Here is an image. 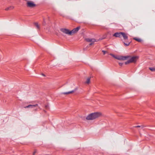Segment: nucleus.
<instances>
[{"instance_id": "f3484780", "label": "nucleus", "mask_w": 155, "mask_h": 155, "mask_svg": "<svg viewBox=\"0 0 155 155\" xmlns=\"http://www.w3.org/2000/svg\"><path fill=\"white\" fill-rule=\"evenodd\" d=\"M149 69L152 71H155V68H149Z\"/></svg>"}, {"instance_id": "9d476101", "label": "nucleus", "mask_w": 155, "mask_h": 155, "mask_svg": "<svg viewBox=\"0 0 155 155\" xmlns=\"http://www.w3.org/2000/svg\"><path fill=\"white\" fill-rule=\"evenodd\" d=\"M122 32H116L114 33L113 36L116 37L120 38L121 36Z\"/></svg>"}, {"instance_id": "ddd939ff", "label": "nucleus", "mask_w": 155, "mask_h": 155, "mask_svg": "<svg viewBox=\"0 0 155 155\" xmlns=\"http://www.w3.org/2000/svg\"><path fill=\"white\" fill-rule=\"evenodd\" d=\"M90 78H88L86 80V81L85 82V83L87 84H89L90 82Z\"/></svg>"}, {"instance_id": "1a4fd4ad", "label": "nucleus", "mask_w": 155, "mask_h": 155, "mask_svg": "<svg viewBox=\"0 0 155 155\" xmlns=\"http://www.w3.org/2000/svg\"><path fill=\"white\" fill-rule=\"evenodd\" d=\"M27 4V6L29 7H33L36 5L33 2L30 1H28Z\"/></svg>"}, {"instance_id": "7ed1b4c3", "label": "nucleus", "mask_w": 155, "mask_h": 155, "mask_svg": "<svg viewBox=\"0 0 155 155\" xmlns=\"http://www.w3.org/2000/svg\"><path fill=\"white\" fill-rule=\"evenodd\" d=\"M110 55L115 58L120 60H125L129 57L128 56H115L114 54H110Z\"/></svg>"}, {"instance_id": "4468645a", "label": "nucleus", "mask_w": 155, "mask_h": 155, "mask_svg": "<svg viewBox=\"0 0 155 155\" xmlns=\"http://www.w3.org/2000/svg\"><path fill=\"white\" fill-rule=\"evenodd\" d=\"M133 39L139 42H140L142 41L141 39L139 38H134Z\"/></svg>"}, {"instance_id": "f8f14e48", "label": "nucleus", "mask_w": 155, "mask_h": 155, "mask_svg": "<svg viewBox=\"0 0 155 155\" xmlns=\"http://www.w3.org/2000/svg\"><path fill=\"white\" fill-rule=\"evenodd\" d=\"M76 90V89H75L74 90L72 91H69L67 92H63L61 93L62 94H70L72 93H73Z\"/></svg>"}, {"instance_id": "0eeeda50", "label": "nucleus", "mask_w": 155, "mask_h": 155, "mask_svg": "<svg viewBox=\"0 0 155 155\" xmlns=\"http://www.w3.org/2000/svg\"><path fill=\"white\" fill-rule=\"evenodd\" d=\"M80 28V27L78 26L76 28H74L72 30L70 31L71 35H72L75 33H77Z\"/></svg>"}, {"instance_id": "f257e3e1", "label": "nucleus", "mask_w": 155, "mask_h": 155, "mask_svg": "<svg viewBox=\"0 0 155 155\" xmlns=\"http://www.w3.org/2000/svg\"><path fill=\"white\" fill-rule=\"evenodd\" d=\"M101 115V113L100 112H95L89 114L86 119L88 120H93L100 117Z\"/></svg>"}, {"instance_id": "6e6552de", "label": "nucleus", "mask_w": 155, "mask_h": 155, "mask_svg": "<svg viewBox=\"0 0 155 155\" xmlns=\"http://www.w3.org/2000/svg\"><path fill=\"white\" fill-rule=\"evenodd\" d=\"M138 58V56H133L129 60L130 63H135L137 60Z\"/></svg>"}, {"instance_id": "f03ea898", "label": "nucleus", "mask_w": 155, "mask_h": 155, "mask_svg": "<svg viewBox=\"0 0 155 155\" xmlns=\"http://www.w3.org/2000/svg\"><path fill=\"white\" fill-rule=\"evenodd\" d=\"M110 55L115 58L120 60H125L129 57L128 56H115L114 54H110Z\"/></svg>"}, {"instance_id": "dca6fc26", "label": "nucleus", "mask_w": 155, "mask_h": 155, "mask_svg": "<svg viewBox=\"0 0 155 155\" xmlns=\"http://www.w3.org/2000/svg\"><path fill=\"white\" fill-rule=\"evenodd\" d=\"M123 43L124 44V45L126 46H129L130 44V42H127L126 43H125L124 42H123Z\"/></svg>"}, {"instance_id": "2eb2a0df", "label": "nucleus", "mask_w": 155, "mask_h": 155, "mask_svg": "<svg viewBox=\"0 0 155 155\" xmlns=\"http://www.w3.org/2000/svg\"><path fill=\"white\" fill-rule=\"evenodd\" d=\"M35 25L38 29H39L40 26L38 24V23L36 22L34 23Z\"/></svg>"}, {"instance_id": "a211bd4d", "label": "nucleus", "mask_w": 155, "mask_h": 155, "mask_svg": "<svg viewBox=\"0 0 155 155\" xmlns=\"http://www.w3.org/2000/svg\"><path fill=\"white\" fill-rule=\"evenodd\" d=\"M134 127H141L142 128H143V126H139V125H138V126H135Z\"/></svg>"}, {"instance_id": "4be33fe9", "label": "nucleus", "mask_w": 155, "mask_h": 155, "mask_svg": "<svg viewBox=\"0 0 155 155\" xmlns=\"http://www.w3.org/2000/svg\"><path fill=\"white\" fill-rule=\"evenodd\" d=\"M5 10L6 11H8V10H10V8L9 7H7V8H6L5 9Z\"/></svg>"}, {"instance_id": "423d86ee", "label": "nucleus", "mask_w": 155, "mask_h": 155, "mask_svg": "<svg viewBox=\"0 0 155 155\" xmlns=\"http://www.w3.org/2000/svg\"><path fill=\"white\" fill-rule=\"evenodd\" d=\"M38 107V105L37 104H35V105H29L28 106H26L25 107V108H33L35 110H36L37 109V108H36L37 107Z\"/></svg>"}, {"instance_id": "5701e85b", "label": "nucleus", "mask_w": 155, "mask_h": 155, "mask_svg": "<svg viewBox=\"0 0 155 155\" xmlns=\"http://www.w3.org/2000/svg\"><path fill=\"white\" fill-rule=\"evenodd\" d=\"M36 152V150H35V151L33 153V155H35V154Z\"/></svg>"}, {"instance_id": "39448f33", "label": "nucleus", "mask_w": 155, "mask_h": 155, "mask_svg": "<svg viewBox=\"0 0 155 155\" xmlns=\"http://www.w3.org/2000/svg\"><path fill=\"white\" fill-rule=\"evenodd\" d=\"M60 31L64 34L71 35L70 31L69 29L66 28H61Z\"/></svg>"}, {"instance_id": "6ab92c4d", "label": "nucleus", "mask_w": 155, "mask_h": 155, "mask_svg": "<svg viewBox=\"0 0 155 155\" xmlns=\"http://www.w3.org/2000/svg\"><path fill=\"white\" fill-rule=\"evenodd\" d=\"M130 63H131L130 62V60H128V61H126L125 62V64H128Z\"/></svg>"}, {"instance_id": "b1692460", "label": "nucleus", "mask_w": 155, "mask_h": 155, "mask_svg": "<svg viewBox=\"0 0 155 155\" xmlns=\"http://www.w3.org/2000/svg\"><path fill=\"white\" fill-rule=\"evenodd\" d=\"M119 65L120 66H121L122 65V64L121 63H119Z\"/></svg>"}, {"instance_id": "aec40b11", "label": "nucleus", "mask_w": 155, "mask_h": 155, "mask_svg": "<svg viewBox=\"0 0 155 155\" xmlns=\"http://www.w3.org/2000/svg\"><path fill=\"white\" fill-rule=\"evenodd\" d=\"M102 52H103L104 55L106 53H107V51L104 50H102Z\"/></svg>"}, {"instance_id": "20e7f679", "label": "nucleus", "mask_w": 155, "mask_h": 155, "mask_svg": "<svg viewBox=\"0 0 155 155\" xmlns=\"http://www.w3.org/2000/svg\"><path fill=\"white\" fill-rule=\"evenodd\" d=\"M85 40L87 42H91V43L89 44L90 45H92L94 44L95 42H97L98 41V40H96L94 38H85Z\"/></svg>"}, {"instance_id": "412c9836", "label": "nucleus", "mask_w": 155, "mask_h": 155, "mask_svg": "<svg viewBox=\"0 0 155 155\" xmlns=\"http://www.w3.org/2000/svg\"><path fill=\"white\" fill-rule=\"evenodd\" d=\"M9 8H10V10H11V9H14V7L13 6H11L9 7Z\"/></svg>"}, {"instance_id": "393cba45", "label": "nucleus", "mask_w": 155, "mask_h": 155, "mask_svg": "<svg viewBox=\"0 0 155 155\" xmlns=\"http://www.w3.org/2000/svg\"><path fill=\"white\" fill-rule=\"evenodd\" d=\"M42 75L44 76H45V75L44 74H42Z\"/></svg>"}, {"instance_id": "9b49d317", "label": "nucleus", "mask_w": 155, "mask_h": 155, "mask_svg": "<svg viewBox=\"0 0 155 155\" xmlns=\"http://www.w3.org/2000/svg\"><path fill=\"white\" fill-rule=\"evenodd\" d=\"M122 36L124 40H127L128 39V36L124 32L122 33L121 36Z\"/></svg>"}]
</instances>
